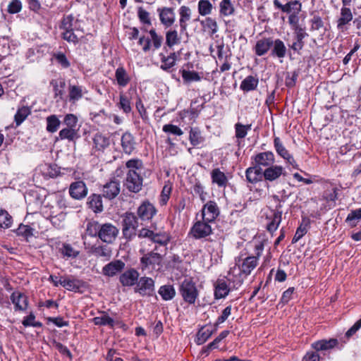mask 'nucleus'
I'll use <instances>...</instances> for the list:
<instances>
[{"label": "nucleus", "mask_w": 361, "mask_h": 361, "mask_svg": "<svg viewBox=\"0 0 361 361\" xmlns=\"http://www.w3.org/2000/svg\"><path fill=\"white\" fill-rule=\"evenodd\" d=\"M127 169L123 185L132 192H138L142 190L143 178L141 172L143 169V163L139 159H132L126 164Z\"/></svg>", "instance_id": "obj_1"}, {"label": "nucleus", "mask_w": 361, "mask_h": 361, "mask_svg": "<svg viewBox=\"0 0 361 361\" xmlns=\"http://www.w3.org/2000/svg\"><path fill=\"white\" fill-rule=\"evenodd\" d=\"M257 250L256 256H247L244 259H241L242 256L235 259V266L231 267L229 270L228 274L235 276V271L239 270V279L237 283L240 286L243 283V279L242 275L245 277L250 274L251 271L258 264L259 257L263 250V245L259 244L255 246Z\"/></svg>", "instance_id": "obj_2"}, {"label": "nucleus", "mask_w": 361, "mask_h": 361, "mask_svg": "<svg viewBox=\"0 0 361 361\" xmlns=\"http://www.w3.org/2000/svg\"><path fill=\"white\" fill-rule=\"evenodd\" d=\"M157 246L155 247L154 250L146 252L144 248H140L139 252L142 255L140 257V267L142 271L155 269L157 267L158 269L161 266L163 256L156 252Z\"/></svg>", "instance_id": "obj_3"}, {"label": "nucleus", "mask_w": 361, "mask_h": 361, "mask_svg": "<svg viewBox=\"0 0 361 361\" xmlns=\"http://www.w3.org/2000/svg\"><path fill=\"white\" fill-rule=\"evenodd\" d=\"M179 291L183 300L190 305L195 304L199 296L197 286L192 279H184L180 285Z\"/></svg>", "instance_id": "obj_4"}, {"label": "nucleus", "mask_w": 361, "mask_h": 361, "mask_svg": "<svg viewBox=\"0 0 361 361\" xmlns=\"http://www.w3.org/2000/svg\"><path fill=\"white\" fill-rule=\"evenodd\" d=\"M138 227L137 216L131 212L126 213L122 221V233L123 237L132 240L136 235V229Z\"/></svg>", "instance_id": "obj_5"}, {"label": "nucleus", "mask_w": 361, "mask_h": 361, "mask_svg": "<svg viewBox=\"0 0 361 361\" xmlns=\"http://www.w3.org/2000/svg\"><path fill=\"white\" fill-rule=\"evenodd\" d=\"M252 164L260 170L267 169L275 162V156L272 152H259L251 157Z\"/></svg>", "instance_id": "obj_6"}, {"label": "nucleus", "mask_w": 361, "mask_h": 361, "mask_svg": "<svg viewBox=\"0 0 361 361\" xmlns=\"http://www.w3.org/2000/svg\"><path fill=\"white\" fill-rule=\"evenodd\" d=\"M210 223L202 219L197 221L191 228L190 234L195 239H201L210 235L212 233Z\"/></svg>", "instance_id": "obj_7"}, {"label": "nucleus", "mask_w": 361, "mask_h": 361, "mask_svg": "<svg viewBox=\"0 0 361 361\" xmlns=\"http://www.w3.org/2000/svg\"><path fill=\"white\" fill-rule=\"evenodd\" d=\"M134 290L142 296L153 295L154 293V281L149 277H140L138 279Z\"/></svg>", "instance_id": "obj_8"}, {"label": "nucleus", "mask_w": 361, "mask_h": 361, "mask_svg": "<svg viewBox=\"0 0 361 361\" xmlns=\"http://www.w3.org/2000/svg\"><path fill=\"white\" fill-rule=\"evenodd\" d=\"M156 214L157 209L154 204L149 201H145L137 208V218L142 221V224L145 222L151 221Z\"/></svg>", "instance_id": "obj_9"}, {"label": "nucleus", "mask_w": 361, "mask_h": 361, "mask_svg": "<svg viewBox=\"0 0 361 361\" xmlns=\"http://www.w3.org/2000/svg\"><path fill=\"white\" fill-rule=\"evenodd\" d=\"M118 234V229L110 223L101 224L99 239L104 243H112Z\"/></svg>", "instance_id": "obj_10"}, {"label": "nucleus", "mask_w": 361, "mask_h": 361, "mask_svg": "<svg viewBox=\"0 0 361 361\" xmlns=\"http://www.w3.org/2000/svg\"><path fill=\"white\" fill-rule=\"evenodd\" d=\"M202 219L209 222H213L219 215V209L214 201H209L202 207Z\"/></svg>", "instance_id": "obj_11"}, {"label": "nucleus", "mask_w": 361, "mask_h": 361, "mask_svg": "<svg viewBox=\"0 0 361 361\" xmlns=\"http://www.w3.org/2000/svg\"><path fill=\"white\" fill-rule=\"evenodd\" d=\"M273 3L276 8L290 15L300 13L302 9V4L298 0H291L286 4H282L279 0H274Z\"/></svg>", "instance_id": "obj_12"}, {"label": "nucleus", "mask_w": 361, "mask_h": 361, "mask_svg": "<svg viewBox=\"0 0 361 361\" xmlns=\"http://www.w3.org/2000/svg\"><path fill=\"white\" fill-rule=\"evenodd\" d=\"M286 171L282 166L271 165L263 170L264 178L266 181L273 182L277 180L282 175L285 176Z\"/></svg>", "instance_id": "obj_13"}, {"label": "nucleus", "mask_w": 361, "mask_h": 361, "mask_svg": "<svg viewBox=\"0 0 361 361\" xmlns=\"http://www.w3.org/2000/svg\"><path fill=\"white\" fill-rule=\"evenodd\" d=\"M69 194L75 200H82L87 195L86 184L82 181L72 183L69 187Z\"/></svg>", "instance_id": "obj_14"}, {"label": "nucleus", "mask_w": 361, "mask_h": 361, "mask_svg": "<svg viewBox=\"0 0 361 361\" xmlns=\"http://www.w3.org/2000/svg\"><path fill=\"white\" fill-rule=\"evenodd\" d=\"M274 148L277 154L281 157L286 162L292 165L294 168H298V165L293 158V157L288 152L286 148L283 145L280 138L278 137H274Z\"/></svg>", "instance_id": "obj_15"}, {"label": "nucleus", "mask_w": 361, "mask_h": 361, "mask_svg": "<svg viewBox=\"0 0 361 361\" xmlns=\"http://www.w3.org/2000/svg\"><path fill=\"white\" fill-rule=\"evenodd\" d=\"M140 274L133 269H129L120 275L119 281L123 286H133L136 285Z\"/></svg>", "instance_id": "obj_16"}, {"label": "nucleus", "mask_w": 361, "mask_h": 361, "mask_svg": "<svg viewBox=\"0 0 361 361\" xmlns=\"http://www.w3.org/2000/svg\"><path fill=\"white\" fill-rule=\"evenodd\" d=\"M157 12L159 13L161 23L166 27H169L174 23L176 20V14L174 13L173 8L168 7L159 8L157 9Z\"/></svg>", "instance_id": "obj_17"}, {"label": "nucleus", "mask_w": 361, "mask_h": 361, "mask_svg": "<svg viewBox=\"0 0 361 361\" xmlns=\"http://www.w3.org/2000/svg\"><path fill=\"white\" fill-rule=\"evenodd\" d=\"M121 142L123 152L128 155L131 154L135 149L137 145L135 138L129 132H126L122 135Z\"/></svg>", "instance_id": "obj_18"}, {"label": "nucleus", "mask_w": 361, "mask_h": 361, "mask_svg": "<svg viewBox=\"0 0 361 361\" xmlns=\"http://www.w3.org/2000/svg\"><path fill=\"white\" fill-rule=\"evenodd\" d=\"M125 267V263L120 259L114 260L102 268L103 275L112 277L121 272Z\"/></svg>", "instance_id": "obj_19"}, {"label": "nucleus", "mask_w": 361, "mask_h": 361, "mask_svg": "<svg viewBox=\"0 0 361 361\" xmlns=\"http://www.w3.org/2000/svg\"><path fill=\"white\" fill-rule=\"evenodd\" d=\"M133 94H136V89L133 87L129 88L128 92L126 93L123 92L120 93L118 107L126 114L130 113L132 110L130 106V99H132Z\"/></svg>", "instance_id": "obj_20"}, {"label": "nucleus", "mask_w": 361, "mask_h": 361, "mask_svg": "<svg viewBox=\"0 0 361 361\" xmlns=\"http://www.w3.org/2000/svg\"><path fill=\"white\" fill-rule=\"evenodd\" d=\"M120 192V183L116 180H111L103 187V196L109 200L115 198Z\"/></svg>", "instance_id": "obj_21"}, {"label": "nucleus", "mask_w": 361, "mask_h": 361, "mask_svg": "<svg viewBox=\"0 0 361 361\" xmlns=\"http://www.w3.org/2000/svg\"><path fill=\"white\" fill-rule=\"evenodd\" d=\"M61 286L69 291H78L84 286V282L74 276L63 277Z\"/></svg>", "instance_id": "obj_22"}, {"label": "nucleus", "mask_w": 361, "mask_h": 361, "mask_svg": "<svg viewBox=\"0 0 361 361\" xmlns=\"http://www.w3.org/2000/svg\"><path fill=\"white\" fill-rule=\"evenodd\" d=\"M93 149L97 151L103 152L110 145V138L109 136L103 135L101 133H97L94 135L93 138Z\"/></svg>", "instance_id": "obj_23"}, {"label": "nucleus", "mask_w": 361, "mask_h": 361, "mask_svg": "<svg viewBox=\"0 0 361 361\" xmlns=\"http://www.w3.org/2000/svg\"><path fill=\"white\" fill-rule=\"evenodd\" d=\"M272 45L273 39L271 38H263L257 41L253 49L256 55L262 56L269 51Z\"/></svg>", "instance_id": "obj_24"}, {"label": "nucleus", "mask_w": 361, "mask_h": 361, "mask_svg": "<svg viewBox=\"0 0 361 361\" xmlns=\"http://www.w3.org/2000/svg\"><path fill=\"white\" fill-rule=\"evenodd\" d=\"M245 177L248 183L255 184L262 180L264 178L263 170H260V169L252 165L246 169Z\"/></svg>", "instance_id": "obj_25"}, {"label": "nucleus", "mask_w": 361, "mask_h": 361, "mask_svg": "<svg viewBox=\"0 0 361 361\" xmlns=\"http://www.w3.org/2000/svg\"><path fill=\"white\" fill-rule=\"evenodd\" d=\"M267 219H269L270 221L267 224V228L268 231L273 233L278 229L281 222L282 212L278 210H271V214L270 216H267Z\"/></svg>", "instance_id": "obj_26"}, {"label": "nucleus", "mask_w": 361, "mask_h": 361, "mask_svg": "<svg viewBox=\"0 0 361 361\" xmlns=\"http://www.w3.org/2000/svg\"><path fill=\"white\" fill-rule=\"evenodd\" d=\"M11 300L15 305L16 310H25L27 307V298L20 292H13L11 295Z\"/></svg>", "instance_id": "obj_27"}, {"label": "nucleus", "mask_w": 361, "mask_h": 361, "mask_svg": "<svg viewBox=\"0 0 361 361\" xmlns=\"http://www.w3.org/2000/svg\"><path fill=\"white\" fill-rule=\"evenodd\" d=\"M87 90L82 86L69 85L68 86V97L69 101L72 103H75L80 99L84 93H86Z\"/></svg>", "instance_id": "obj_28"}, {"label": "nucleus", "mask_w": 361, "mask_h": 361, "mask_svg": "<svg viewBox=\"0 0 361 361\" xmlns=\"http://www.w3.org/2000/svg\"><path fill=\"white\" fill-rule=\"evenodd\" d=\"M78 20H75L73 16L72 15H68L64 16L61 20V23L59 26V28L63 30V32L66 31H76L78 32L79 30L77 27Z\"/></svg>", "instance_id": "obj_29"}, {"label": "nucleus", "mask_w": 361, "mask_h": 361, "mask_svg": "<svg viewBox=\"0 0 361 361\" xmlns=\"http://www.w3.org/2000/svg\"><path fill=\"white\" fill-rule=\"evenodd\" d=\"M180 20L179 24L181 32H185L187 30V22L190 20L191 16V10L188 6H182L179 8Z\"/></svg>", "instance_id": "obj_30"}, {"label": "nucleus", "mask_w": 361, "mask_h": 361, "mask_svg": "<svg viewBox=\"0 0 361 361\" xmlns=\"http://www.w3.org/2000/svg\"><path fill=\"white\" fill-rule=\"evenodd\" d=\"M89 207L95 213L103 211L102 199L100 195L92 194L87 199Z\"/></svg>", "instance_id": "obj_31"}, {"label": "nucleus", "mask_w": 361, "mask_h": 361, "mask_svg": "<svg viewBox=\"0 0 361 361\" xmlns=\"http://www.w3.org/2000/svg\"><path fill=\"white\" fill-rule=\"evenodd\" d=\"M117 84L122 87H126L130 81V77L123 66H119L115 71Z\"/></svg>", "instance_id": "obj_32"}, {"label": "nucleus", "mask_w": 361, "mask_h": 361, "mask_svg": "<svg viewBox=\"0 0 361 361\" xmlns=\"http://www.w3.org/2000/svg\"><path fill=\"white\" fill-rule=\"evenodd\" d=\"M161 57V69L165 71H170L171 68L176 64L177 55L175 52L171 53L170 55L166 56L163 54H159Z\"/></svg>", "instance_id": "obj_33"}, {"label": "nucleus", "mask_w": 361, "mask_h": 361, "mask_svg": "<svg viewBox=\"0 0 361 361\" xmlns=\"http://www.w3.org/2000/svg\"><path fill=\"white\" fill-rule=\"evenodd\" d=\"M91 253L97 257L103 258L104 260H109L112 255L111 249L106 245L92 247Z\"/></svg>", "instance_id": "obj_34"}, {"label": "nucleus", "mask_w": 361, "mask_h": 361, "mask_svg": "<svg viewBox=\"0 0 361 361\" xmlns=\"http://www.w3.org/2000/svg\"><path fill=\"white\" fill-rule=\"evenodd\" d=\"M230 289L224 279H218L215 283L214 295L216 299L225 298Z\"/></svg>", "instance_id": "obj_35"}, {"label": "nucleus", "mask_w": 361, "mask_h": 361, "mask_svg": "<svg viewBox=\"0 0 361 361\" xmlns=\"http://www.w3.org/2000/svg\"><path fill=\"white\" fill-rule=\"evenodd\" d=\"M259 80L252 75L247 76L240 83V89L244 92H250L255 90L258 85Z\"/></svg>", "instance_id": "obj_36"}, {"label": "nucleus", "mask_w": 361, "mask_h": 361, "mask_svg": "<svg viewBox=\"0 0 361 361\" xmlns=\"http://www.w3.org/2000/svg\"><path fill=\"white\" fill-rule=\"evenodd\" d=\"M79 137L76 128H64L59 131V139L68 140L69 142L75 141Z\"/></svg>", "instance_id": "obj_37"}, {"label": "nucleus", "mask_w": 361, "mask_h": 361, "mask_svg": "<svg viewBox=\"0 0 361 361\" xmlns=\"http://www.w3.org/2000/svg\"><path fill=\"white\" fill-rule=\"evenodd\" d=\"M353 20V13L351 10L347 7H343L341 10V17L338 20L337 27L342 29L345 25Z\"/></svg>", "instance_id": "obj_38"}, {"label": "nucleus", "mask_w": 361, "mask_h": 361, "mask_svg": "<svg viewBox=\"0 0 361 361\" xmlns=\"http://www.w3.org/2000/svg\"><path fill=\"white\" fill-rule=\"evenodd\" d=\"M212 182L217 184L219 187H225L228 183V178L225 173L219 169H214L211 173Z\"/></svg>", "instance_id": "obj_39"}, {"label": "nucleus", "mask_w": 361, "mask_h": 361, "mask_svg": "<svg viewBox=\"0 0 361 361\" xmlns=\"http://www.w3.org/2000/svg\"><path fill=\"white\" fill-rule=\"evenodd\" d=\"M273 49L271 50V55L276 56L278 58H284L286 54V47L283 41L279 39L273 41Z\"/></svg>", "instance_id": "obj_40"}, {"label": "nucleus", "mask_w": 361, "mask_h": 361, "mask_svg": "<svg viewBox=\"0 0 361 361\" xmlns=\"http://www.w3.org/2000/svg\"><path fill=\"white\" fill-rule=\"evenodd\" d=\"M93 322L95 325L109 326L114 327L115 322L114 319L110 317L106 312H102L100 315L93 318Z\"/></svg>", "instance_id": "obj_41"}, {"label": "nucleus", "mask_w": 361, "mask_h": 361, "mask_svg": "<svg viewBox=\"0 0 361 361\" xmlns=\"http://www.w3.org/2000/svg\"><path fill=\"white\" fill-rule=\"evenodd\" d=\"M338 341L336 339H329V340H321L317 342H314L312 344V346L317 351L319 350H326L334 348Z\"/></svg>", "instance_id": "obj_42"}, {"label": "nucleus", "mask_w": 361, "mask_h": 361, "mask_svg": "<svg viewBox=\"0 0 361 361\" xmlns=\"http://www.w3.org/2000/svg\"><path fill=\"white\" fill-rule=\"evenodd\" d=\"M60 253L62 255L63 257L69 259V258H76L80 252L78 250H75L71 245L68 243H63L59 249Z\"/></svg>", "instance_id": "obj_43"}, {"label": "nucleus", "mask_w": 361, "mask_h": 361, "mask_svg": "<svg viewBox=\"0 0 361 361\" xmlns=\"http://www.w3.org/2000/svg\"><path fill=\"white\" fill-rule=\"evenodd\" d=\"M158 293L164 300H171L176 295V290L173 286L171 285L161 286Z\"/></svg>", "instance_id": "obj_44"}, {"label": "nucleus", "mask_w": 361, "mask_h": 361, "mask_svg": "<svg viewBox=\"0 0 361 361\" xmlns=\"http://www.w3.org/2000/svg\"><path fill=\"white\" fill-rule=\"evenodd\" d=\"M180 39L181 38L176 30H170L166 33V44L170 48L180 44Z\"/></svg>", "instance_id": "obj_45"}, {"label": "nucleus", "mask_w": 361, "mask_h": 361, "mask_svg": "<svg viewBox=\"0 0 361 361\" xmlns=\"http://www.w3.org/2000/svg\"><path fill=\"white\" fill-rule=\"evenodd\" d=\"M251 124L243 125L241 123H237L235 124V135L238 144L240 143V140L246 137L248 131L251 130Z\"/></svg>", "instance_id": "obj_46"}, {"label": "nucleus", "mask_w": 361, "mask_h": 361, "mask_svg": "<svg viewBox=\"0 0 361 361\" xmlns=\"http://www.w3.org/2000/svg\"><path fill=\"white\" fill-rule=\"evenodd\" d=\"M235 9L231 0H222L219 4V13L222 16H229L234 13Z\"/></svg>", "instance_id": "obj_47"}, {"label": "nucleus", "mask_w": 361, "mask_h": 361, "mask_svg": "<svg viewBox=\"0 0 361 361\" xmlns=\"http://www.w3.org/2000/svg\"><path fill=\"white\" fill-rule=\"evenodd\" d=\"M198 13L200 16L210 15L213 10V5L209 0H200L197 4Z\"/></svg>", "instance_id": "obj_48"}, {"label": "nucleus", "mask_w": 361, "mask_h": 361, "mask_svg": "<svg viewBox=\"0 0 361 361\" xmlns=\"http://www.w3.org/2000/svg\"><path fill=\"white\" fill-rule=\"evenodd\" d=\"M212 335V331L205 326L202 327L197 332L195 343L197 345L204 343Z\"/></svg>", "instance_id": "obj_49"}, {"label": "nucleus", "mask_w": 361, "mask_h": 361, "mask_svg": "<svg viewBox=\"0 0 361 361\" xmlns=\"http://www.w3.org/2000/svg\"><path fill=\"white\" fill-rule=\"evenodd\" d=\"M201 25L207 30H209L210 35L216 34L218 31V25L215 19L211 17H207L200 22Z\"/></svg>", "instance_id": "obj_50"}, {"label": "nucleus", "mask_w": 361, "mask_h": 361, "mask_svg": "<svg viewBox=\"0 0 361 361\" xmlns=\"http://www.w3.org/2000/svg\"><path fill=\"white\" fill-rule=\"evenodd\" d=\"M47 121V130L49 133H55L59 128L61 121L56 115H51L46 118Z\"/></svg>", "instance_id": "obj_51"}, {"label": "nucleus", "mask_w": 361, "mask_h": 361, "mask_svg": "<svg viewBox=\"0 0 361 361\" xmlns=\"http://www.w3.org/2000/svg\"><path fill=\"white\" fill-rule=\"evenodd\" d=\"M31 111L27 106L19 108L15 114L14 121L16 126H19L30 114Z\"/></svg>", "instance_id": "obj_52"}, {"label": "nucleus", "mask_w": 361, "mask_h": 361, "mask_svg": "<svg viewBox=\"0 0 361 361\" xmlns=\"http://www.w3.org/2000/svg\"><path fill=\"white\" fill-rule=\"evenodd\" d=\"M13 223L12 216L4 209H0V228H8Z\"/></svg>", "instance_id": "obj_53"}, {"label": "nucleus", "mask_w": 361, "mask_h": 361, "mask_svg": "<svg viewBox=\"0 0 361 361\" xmlns=\"http://www.w3.org/2000/svg\"><path fill=\"white\" fill-rule=\"evenodd\" d=\"M180 73L185 83H190L194 81H200L201 80V77L199 75L198 73L195 71H190L183 69L180 71Z\"/></svg>", "instance_id": "obj_54"}, {"label": "nucleus", "mask_w": 361, "mask_h": 361, "mask_svg": "<svg viewBox=\"0 0 361 361\" xmlns=\"http://www.w3.org/2000/svg\"><path fill=\"white\" fill-rule=\"evenodd\" d=\"M101 224L98 221H90L87 223L86 232L87 235L91 237H98L99 238V231H100Z\"/></svg>", "instance_id": "obj_55"}, {"label": "nucleus", "mask_w": 361, "mask_h": 361, "mask_svg": "<svg viewBox=\"0 0 361 361\" xmlns=\"http://www.w3.org/2000/svg\"><path fill=\"white\" fill-rule=\"evenodd\" d=\"M189 139L193 146H197L203 142L200 131L197 128H191Z\"/></svg>", "instance_id": "obj_56"}, {"label": "nucleus", "mask_w": 361, "mask_h": 361, "mask_svg": "<svg viewBox=\"0 0 361 361\" xmlns=\"http://www.w3.org/2000/svg\"><path fill=\"white\" fill-rule=\"evenodd\" d=\"M361 219V209L352 210L346 218V222L351 226H355L357 222Z\"/></svg>", "instance_id": "obj_57"}, {"label": "nucleus", "mask_w": 361, "mask_h": 361, "mask_svg": "<svg viewBox=\"0 0 361 361\" xmlns=\"http://www.w3.org/2000/svg\"><path fill=\"white\" fill-rule=\"evenodd\" d=\"M152 241L161 245H166L169 241V238L165 233L154 232Z\"/></svg>", "instance_id": "obj_58"}, {"label": "nucleus", "mask_w": 361, "mask_h": 361, "mask_svg": "<svg viewBox=\"0 0 361 361\" xmlns=\"http://www.w3.org/2000/svg\"><path fill=\"white\" fill-rule=\"evenodd\" d=\"M35 316L33 313H30L28 316L25 317L22 324L24 326H33V327H41L42 324L40 322H37L35 320Z\"/></svg>", "instance_id": "obj_59"}, {"label": "nucleus", "mask_w": 361, "mask_h": 361, "mask_svg": "<svg viewBox=\"0 0 361 361\" xmlns=\"http://www.w3.org/2000/svg\"><path fill=\"white\" fill-rule=\"evenodd\" d=\"M63 39L68 42H73L77 44L79 42V39L82 37V35L75 33L74 31H66L62 32Z\"/></svg>", "instance_id": "obj_60"}, {"label": "nucleus", "mask_w": 361, "mask_h": 361, "mask_svg": "<svg viewBox=\"0 0 361 361\" xmlns=\"http://www.w3.org/2000/svg\"><path fill=\"white\" fill-rule=\"evenodd\" d=\"M137 16L140 21L148 25L152 24L149 13L147 11H145L142 7H139L137 9Z\"/></svg>", "instance_id": "obj_61"}, {"label": "nucleus", "mask_w": 361, "mask_h": 361, "mask_svg": "<svg viewBox=\"0 0 361 361\" xmlns=\"http://www.w3.org/2000/svg\"><path fill=\"white\" fill-rule=\"evenodd\" d=\"M51 345L55 348L62 355L68 356L69 358L72 357V354L71 351L68 349V348L63 345L61 343L56 341V340H53L51 341Z\"/></svg>", "instance_id": "obj_62"}, {"label": "nucleus", "mask_w": 361, "mask_h": 361, "mask_svg": "<svg viewBox=\"0 0 361 361\" xmlns=\"http://www.w3.org/2000/svg\"><path fill=\"white\" fill-rule=\"evenodd\" d=\"M78 123V118L72 114H66L63 118V124L67 128H75Z\"/></svg>", "instance_id": "obj_63"}, {"label": "nucleus", "mask_w": 361, "mask_h": 361, "mask_svg": "<svg viewBox=\"0 0 361 361\" xmlns=\"http://www.w3.org/2000/svg\"><path fill=\"white\" fill-rule=\"evenodd\" d=\"M149 33L151 36L150 40L152 41L154 47L156 49L160 48V47L162 44L163 37L161 36L158 35L157 33L156 32L155 30H154V29L150 30Z\"/></svg>", "instance_id": "obj_64"}]
</instances>
